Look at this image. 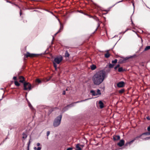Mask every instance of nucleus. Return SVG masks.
Here are the masks:
<instances>
[{"mask_svg":"<svg viewBox=\"0 0 150 150\" xmlns=\"http://www.w3.org/2000/svg\"><path fill=\"white\" fill-rule=\"evenodd\" d=\"M106 73L105 71L101 70L98 71L93 76L92 80L94 84L99 85L104 80L105 77Z\"/></svg>","mask_w":150,"mask_h":150,"instance_id":"obj_1","label":"nucleus"},{"mask_svg":"<svg viewBox=\"0 0 150 150\" xmlns=\"http://www.w3.org/2000/svg\"><path fill=\"white\" fill-rule=\"evenodd\" d=\"M62 118V115H60L57 117L53 123L54 126L55 127L58 126L60 124Z\"/></svg>","mask_w":150,"mask_h":150,"instance_id":"obj_2","label":"nucleus"},{"mask_svg":"<svg viewBox=\"0 0 150 150\" xmlns=\"http://www.w3.org/2000/svg\"><path fill=\"white\" fill-rule=\"evenodd\" d=\"M31 86L29 83L25 82L24 83V89L25 90H30L31 89Z\"/></svg>","mask_w":150,"mask_h":150,"instance_id":"obj_3","label":"nucleus"},{"mask_svg":"<svg viewBox=\"0 0 150 150\" xmlns=\"http://www.w3.org/2000/svg\"><path fill=\"white\" fill-rule=\"evenodd\" d=\"M62 56H59L54 58V62H55L57 64H59L62 61Z\"/></svg>","mask_w":150,"mask_h":150,"instance_id":"obj_4","label":"nucleus"},{"mask_svg":"<svg viewBox=\"0 0 150 150\" xmlns=\"http://www.w3.org/2000/svg\"><path fill=\"white\" fill-rule=\"evenodd\" d=\"M24 56L26 57H35L36 55L33 54H30L28 52H27L26 54L24 55Z\"/></svg>","mask_w":150,"mask_h":150,"instance_id":"obj_5","label":"nucleus"},{"mask_svg":"<svg viewBox=\"0 0 150 150\" xmlns=\"http://www.w3.org/2000/svg\"><path fill=\"white\" fill-rule=\"evenodd\" d=\"M125 83L123 81H121L117 84V86L119 88L122 87L124 86Z\"/></svg>","mask_w":150,"mask_h":150,"instance_id":"obj_6","label":"nucleus"},{"mask_svg":"<svg viewBox=\"0 0 150 150\" xmlns=\"http://www.w3.org/2000/svg\"><path fill=\"white\" fill-rule=\"evenodd\" d=\"M125 143V141L123 139L121 140L120 142L118 143L117 145L120 147L124 145Z\"/></svg>","mask_w":150,"mask_h":150,"instance_id":"obj_7","label":"nucleus"},{"mask_svg":"<svg viewBox=\"0 0 150 150\" xmlns=\"http://www.w3.org/2000/svg\"><path fill=\"white\" fill-rule=\"evenodd\" d=\"M120 137L119 135H115L113 137V139L114 141H117L120 139Z\"/></svg>","mask_w":150,"mask_h":150,"instance_id":"obj_8","label":"nucleus"},{"mask_svg":"<svg viewBox=\"0 0 150 150\" xmlns=\"http://www.w3.org/2000/svg\"><path fill=\"white\" fill-rule=\"evenodd\" d=\"M99 106L100 108H102L104 107L103 103L101 101H99Z\"/></svg>","mask_w":150,"mask_h":150,"instance_id":"obj_9","label":"nucleus"},{"mask_svg":"<svg viewBox=\"0 0 150 150\" xmlns=\"http://www.w3.org/2000/svg\"><path fill=\"white\" fill-rule=\"evenodd\" d=\"M19 79L20 80L19 82L21 83L23 82V81H24V78L22 76H19Z\"/></svg>","mask_w":150,"mask_h":150,"instance_id":"obj_10","label":"nucleus"},{"mask_svg":"<svg viewBox=\"0 0 150 150\" xmlns=\"http://www.w3.org/2000/svg\"><path fill=\"white\" fill-rule=\"evenodd\" d=\"M90 92L92 93V95L93 96H97V94L96 92L95 91L91 90L90 91Z\"/></svg>","mask_w":150,"mask_h":150,"instance_id":"obj_11","label":"nucleus"},{"mask_svg":"<svg viewBox=\"0 0 150 150\" xmlns=\"http://www.w3.org/2000/svg\"><path fill=\"white\" fill-rule=\"evenodd\" d=\"M76 150H81V148L80 147V144H77L76 146Z\"/></svg>","mask_w":150,"mask_h":150,"instance_id":"obj_12","label":"nucleus"},{"mask_svg":"<svg viewBox=\"0 0 150 150\" xmlns=\"http://www.w3.org/2000/svg\"><path fill=\"white\" fill-rule=\"evenodd\" d=\"M91 69L92 70H94L96 68V66L95 65L93 64L91 66Z\"/></svg>","mask_w":150,"mask_h":150,"instance_id":"obj_13","label":"nucleus"},{"mask_svg":"<svg viewBox=\"0 0 150 150\" xmlns=\"http://www.w3.org/2000/svg\"><path fill=\"white\" fill-rule=\"evenodd\" d=\"M60 24L61 25V23H60ZM63 27L62 26V25H61L60 28V29L54 35H56L57 33H59L60 32H61L60 30H61V29H63Z\"/></svg>","mask_w":150,"mask_h":150,"instance_id":"obj_14","label":"nucleus"},{"mask_svg":"<svg viewBox=\"0 0 150 150\" xmlns=\"http://www.w3.org/2000/svg\"><path fill=\"white\" fill-rule=\"evenodd\" d=\"M69 54L67 51H66L65 54V57H68L69 56Z\"/></svg>","mask_w":150,"mask_h":150,"instance_id":"obj_15","label":"nucleus"},{"mask_svg":"<svg viewBox=\"0 0 150 150\" xmlns=\"http://www.w3.org/2000/svg\"><path fill=\"white\" fill-rule=\"evenodd\" d=\"M14 83L15 85L17 86H20V83L16 81H14Z\"/></svg>","mask_w":150,"mask_h":150,"instance_id":"obj_16","label":"nucleus"},{"mask_svg":"<svg viewBox=\"0 0 150 150\" xmlns=\"http://www.w3.org/2000/svg\"><path fill=\"white\" fill-rule=\"evenodd\" d=\"M96 93L97 94V95H100L101 94L100 91L99 89H98Z\"/></svg>","mask_w":150,"mask_h":150,"instance_id":"obj_17","label":"nucleus"},{"mask_svg":"<svg viewBox=\"0 0 150 150\" xmlns=\"http://www.w3.org/2000/svg\"><path fill=\"white\" fill-rule=\"evenodd\" d=\"M110 56V54L108 52H107V53L105 54V57L107 58L109 57Z\"/></svg>","mask_w":150,"mask_h":150,"instance_id":"obj_18","label":"nucleus"},{"mask_svg":"<svg viewBox=\"0 0 150 150\" xmlns=\"http://www.w3.org/2000/svg\"><path fill=\"white\" fill-rule=\"evenodd\" d=\"M23 138L24 139L26 138L27 137V135L25 133H23Z\"/></svg>","mask_w":150,"mask_h":150,"instance_id":"obj_19","label":"nucleus"},{"mask_svg":"<svg viewBox=\"0 0 150 150\" xmlns=\"http://www.w3.org/2000/svg\"><path fill=\"white\" fill-rule=\"evenodd\" d=\"M150 49V46H146L144 50L146 51Z\"/></svg>","mask_w":150,"mask_h":150,"instance_id":"obj_20","label":"nucleus"},{"mask_svg":"<svg viewBox=\"0 0 150 150\" xmlns=\"http://www.w3.org/2000/svg\"><path fill=\"white\" fill-rule=\"evenodd\" d=\"M85 99V100H81L80 101H77L75 103H80V102H83V101H85L86 100H87L88 99Z\"/></svg>","mask_w":150,"mask_h":150,"instance_id":"obj_21","label":"nucleus"},{"mask_svg":"<svg viewBox=\"0 0 150 150\" xmlns=\"http://www.w3.org/2000/svg\"><path fill=\"white\" fill-rule=\"evenodd\" d=\"M41 149V147H39L37 148L36 147H34V150H40Z\"/></svg>","mask_w":150,"mask_h":150,"instance_id":"obj_22","label":"nucleus"},{"mask_svg":"<svg viewBox=\"0 0 150 150\" xmlns=\"http://www.w3.org/2000/svg\"><path fill=\"white\" fill-rule=\"evenodd\" d=\"M143 134H142L141 135H140L139 136H137V137H135L134 139L135 140H136L137 139H138L139 138H140L142 136V135H143Z\"/></svg>","mask_w":150,"mask_h":150,"instance_id":"obj_23","label":"nucleus"},{"mask_svg":"<svg viewBox=\"0 0 150 150\" xmlns=\"http://www.w3.org/2000/svg\"><path fill=\"white\" fill-rule=\"evenodd\" d=\"M124 89H122L119 90V92L120 93H122L124 92Z\"/></svg>","mask_w":150,"mask_h":150,"instance_id":"obj_24","label":"nucleus"},{"mask_svg":"<svg viewBox=\"0 0 150 150\" xmlns=\"http://www.w3.org/2000/svg\"><path fill=\"white\" fill-rule=\"evenodd\" d=\"M123 69L122 67H120L118 68V71L120 72H121L122 71H123Z\"/></svg>","mask_w":150,"mask_h":150,"instance_id":"obj_25","label":"nucleus"},{"mask_svg":"<svg viewBox=\"0 0 150 150\" xmlns=\"http://www.w3.org/2000/svg\"><path fill=\"white\" fill-rule=\"evenodd\" d=\"M56 63H55V62H53V65H54V67L55 68V69L56 70L57 69V65L56 64Z\"/></svg>","mask_w":150,"mask_h":150,"instance_id":"obj_26","label":"nucleus"},{"mask_svg":"<svg viewBox=\"0 0 150 150\" xmlns=\"http://www.w3.org/2000/svg\"><path fill=\"white\" fill-rule=\"evenodd\" d=\"M114 66V65L113 64H110L109 65V67L110 68H112Z\"/></svg>","mask_w":150,"mask_h":150,"instance_id":"obj_27","label":"nucleus"},{"mask_svg":"<svg viewBox=\"0 0 150 150\" xmlns=\"http://www.w3.org/2000/svg\"><path fill=\"white\" fill-rule=\"evenodd\" d=\"M117 59H115V60H112V63L115 64V63H116L117 62Z\"/></svg>","mask_w":150,"mask_h":150,"instance_id":"obj_28","label":"nucleus"},{"mask_svg":"<svg viewBox=\"0 0 150 150\" xmlns=\"http://www.w3.org/2000/svg\"><path fill=\"white\" fill-rule=\"evenodd\" d=\"M142 134H145L146 135H150V132L144 133Z\"/></svg>","mask_w":150,"mask_h":150,"instance_id":"obj_29","label":"nucleus"},{"mask_svg":"<svg viewBox=\"0 0 150 150\" xmlns=\"http://www.w3.org/2000/svg\"><path fill=\"white\" fill-rule=\"evenodd\" d=\"M135 140L134 139L132 141H130L129 142V144H131L132 143H133Z\"/></svg>","mask_w":150,"mask_h":150,"instance_id":"obj_30","label":"nucleus"},{"mask_svg":"<svg viewBox=\"0 0 150 150\" xmlns=\"http://www.w3.org/2000/svg\"><path fill=\"white\" fill-rule=\"evenodd\" d=\"M120 66L119 64H118L116 65L114 68V69L115 70L117 69V68L119 67Z\"/></svg>","mask_w":150,"mask_h":150,"instance_id":"obj_31","label":"nucleus"},{"mask_svg":"<svg viewBox=\"0 0 150 150\" xmlns=\"http://www.w3.org/2000/svg\"><path fill=\"white\" fill-rule=\"evenodd\" d=\"M36 81L38 83H40L41 82L40 80L38 79H36Z\"/></svg>","mask_w":150,"mask_h":150,"instance_id":"obj_32","label":"nucleus"},{"mask_svg":"<svg viewBox=\"0 0 150 150\" xmlns=\"http://www.w3.org/2000/svg\"><path fill=\"white\" fill-rule=\"evenodd\" d=\"M29 106L31 109H32L33 108L32 105L30 103H29Z\"/></svg>","mask_w":150,"mask_h":150,"instance_id":"obj_33","label":"nucleus"},{"mask_svg":"<svg viewBox=\"0 0 150 150\" xmlns=\"http://www.w3.org/2000/svg\"><path fill=\"white\" fill-rule=\"evenodd\" d=\"M50 131H48L47 132V137H48V136L50 134Z\"/></svg>","mask_w":150,"mask_h":150,"instance_id":"obj_34","label":"nucleus"},{"mask_svg":"<svg viewBox=\"0 0 150 150\" xmlns=\"http://www.w3.org/2000/svg\"><path fill=\"white\" fill-rule=\"evenodd\" d=\"M147 130L149 131H150V126L149 127H148V128H147Z\"/></svg>","mask_w":150,"mask_h":150,"instance_id":"obj_35","label":"nucleus"},{"mask_svg":"<svg viewBox=\"0 0 150 150\" xmlns=\"http://www.w3.org/2000/svg\"><path fill=\"white\" fill-rule=\"evenodd\" d=\"M95 19L96 21H98V18L96 17L95 18H94Z\"/></svg>","mask_w":150,"mask_h":150,"instance_id":"obj_36","label":"nucleus"},{"mask_svg":"<svg viewBox=\"0 0 150 150\" xmlns=\"http://www.w3.org/2000/svg\"><path fill=\"white\" fill-rule=\"evenodd\" d=\"M72 148H68L67 150H72Z\"/></svg>","mask_w":150,"mask_h":150,"instance_id":"obj_37","label":"nucleus"},{"mask_svg":"<svg viewBox=\"0 0 150 150\" xmlns=\"http://www.w3.org/2000/svg\"><path fill=\"white\" fill-rule=\"evenodd\" d=\"M80 146L81 147V149L83 148L84 146V145H80Z\"/></svg>","mask_w":150,"mask_h":150,"instance_id":"obj_38","label":"nucleus"},{"mask_svg":"<svg viewBox=\"0 0 150 150\" xmlns=\"http://www.w3.org/2000/svg\"><path fill=\"white\" fill-rule=\"evenodd\" d=\"M16 79H17V78H16V76H14L13 77V79L15 80H16Z\"/></svg>","mask_w":150,"mask_h":150,"instance_id":"obj_39","label":"nucleus"},{"mask_svg":"<svg viewBox=\"0 0 150 150\" xmlns=\"http://www.w3.org/2000/svg\"><path fill=\"white\" fill-rule=\"evenodd\" d=\"M51 77H50L49 78V79H47V81H49L50 80V79H51Z\"/></svg>","mask_w":150,"mask_h":150,"instance_id":"obj_40","label":"nucleus"},{"mask_svg":"<svg viewBox=\"0 0 150 150\" xmlns=\"http://www.w3.org/2000/svg\"><path fill=\"white\" fill-rule=\"evenodd\" d=\"M146 119L149 120L150 119V118L149 116L146 117Z\"/></svg>","mask_w":150,"mask_h":150,"instance_id":"obj_41","label":"nucleus"},{"mask_svg":"<svg viewBox=\"0 0 150 150\" xmlns=\"http://www.w3.org/2000/svg\"><path fill=\"white\" fill-rule=\"evenodd\" d=\"M37 145L38 146H39L40 145V144L39 143H38L37 144Z\"/></svg>","mask_w":150,"mask_h":150,"instance_id":"obj_42","label":"nucleus"},{"mask_svg":"<svg viewBox=\"0 0 150 150\" xmlns=\"http://www.w3.org/2000/svg\"><path fill=\"white\" fill-rule=\"evenodd\" d=\"M65 93H65V91H63V92L62 94L63 95H65Z\"/></svg>","mask_w":150,"mask_h":150,"instance_id":"obj_43","label":"nucleus"},{"mask_svg":"<svg viewBox=\"0 0 150 150\" xmlns=\"http://www.w3.org/2000/svg\"><path fill=\"white\" fill-rule=\"evenodd\" d=\"M150 139V137H148L146 138H145V140H147V139Z\"/></svg>","mask_w":150,"mask_h":150,"instance_id":"obj_44","label":"nucleus"},{"mask_svg":"<svg viewBox=\"0 0 150 150\" xmlns=\"http://www.w3.org/2000/svg\"><path fill=\"white\" fill-rule=\"evenodd\" d=\"M129 144V142H127V143H126V145L127 146L128 144Z\"/></svg>","mask_w":150,"mask_h":150,"instance_id":"obj_45","label":"nucleus"},{"mask_svg":"<svg viewBox=\"0 0 150 150\" xmlns=\"http://www.w3.org/2000/svg\"><path fill=\"white\" fill-rule=\"evenodd\" d=\"M98 27H97V29L98 28V27L99 26H100V24H99V23L98 22Z\"/></svg>","mask_w":150,"mask_h":150,"instance_id":"obj_46","label":"nucleus"},{"mask_svg":"<svg viewBox=\"0 0 150 150\" xmlns=\"http://www.w3.org/2000/svg\"><path fill=\"white\" fill-rule=\"evenodd\" d=\"M72 106V104H71V105H68V106Z\"/></svg>","mask_w":150,"mask_h":150,"instance_id":"obj_47","label":"nucleus"},{"mask_svg":"<svg viewBox=\"0 0 150 150\" xmlns=\"http://www.w3.org/2000/svg\"><path fill=\"white\" fill-rule=\"evenodd\" d=\"M21 12H20V15H21Z\"/></svg>","mask_w":150,"mask_h":150,"instance_id":"obj_48","label":"nucleus"},{"mask_svg":"<svg viewBox=\"0 0 150 150\" xmlns=\"http://www.w3.org/2000/svg\"><path fill=\"white\" fill-rule=\"evenodd\" d=\"M127 30H126V31L124 32V33H125L127 31Z\"/></svg>","mask_w":150,"mask_h":150,"instance_id":"obj_49","label":"nucleus"},{"mask_svg":"<svg viewBox=\"0 0 150 150\" xmlns=\"http://www.w3.org/2000/svg\"><path fill=\"white\" fill-rule=\"evenodd\" d=\"M30 142L29 141V144H30Z\"/></svg>","mask_w":150,"mask_h":150,"instance_id":"obj_50","label":"nucleus"},{"mask_svg":"<svg viewBox=\"0 0 150 150\" xmlns=\"http://www.w3.org/2000/svg\"><path fill=\"white\" fill-rule=\"evenodd\" d=\"M66 91H67V88L66 89Z\"/></svg>","mask_w":150,"mask_h":150,"instance_id":"obj_51","label":"nucleus"},{"mask_svg":"<svg viewBox=\"0 0 150 150\" xmlns=\"http://www.w3.org/2000/svg\"><path fill=\"white\" fill-rule=\"evenodd\" d=\"M132 23L133 24V22L132 21Z\"/></svg>","mask_w":150,"mask_h":150,"instance_id":"obj_52","label":"nucleus"},{"mask_svg":"<svg viewBox=\"0 0 150 150\" xmlns=\"http://www.w3.org/2000/svg\"><path fill=\"white\" fill-rule=\"evenodd\" d=\"M27 150H29V149H28Z\"/></svg>","mask_w":150,"mask_h":150,"instance_id":"obj_53","label":"nucleus"}]
</instances>
